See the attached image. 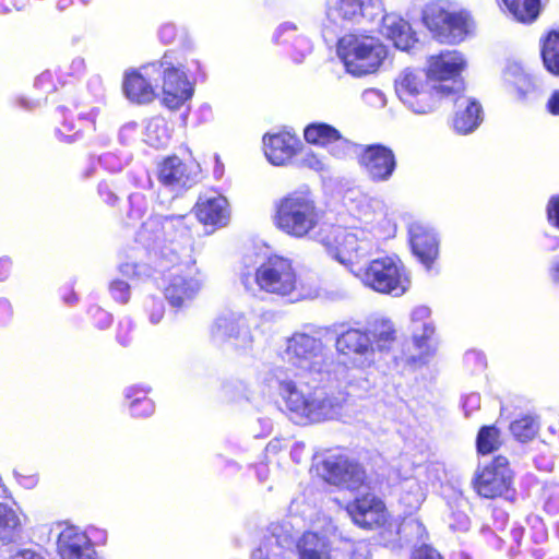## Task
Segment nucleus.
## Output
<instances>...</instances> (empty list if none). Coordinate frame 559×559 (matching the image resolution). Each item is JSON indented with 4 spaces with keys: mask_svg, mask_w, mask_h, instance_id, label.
<instances>
[{
    "mask_svg": "<svg viewBox=\"0 0 559 559\" xmlns=\"http://www.w3.org/2000/svg\"><path fill=\"white\" fill-rule=\"evenodd\" d=\"M11 262L9 260H0V281H4L8 277Z\"/></svg>",
    "mask_w": 559,
    "mask_h": 559,
    "instance_id": "61",
    "label": "nucleus"
},
{
    "mask_svg": "<svg viewBox=\"0 0 559 559\" xmlns=\"http://www.w3.org/2000/svg\"><path fill=\"white\" fill-rule=\"evenodd\" d=\"M300 559H328L332 546L325 536L317 533H305L296 544Z\"/></svg>",
    "mask_w": 559,
    "mask_h": 559,
    "instance_id": "31",
    "label": "nucleus"
},
{
    "mask_svg": "<svg viewBox=\"0 0 559 559\" xmlns=\"http://www.w3.org/2000/svg\"><path fill=\"white\" fill-rule=\"evenodd\" d=\"M252 313L230 312L221 316L211 328V338L216 345L230 342L236 347H247L252 343Z\"/></svg>",
    "mask_w": 559,
    "mask_h": 559,
    "instance_id": "12",
    "label": "nucleus"
},
{
    "mask_svg": "<svg viewBox=\"0 0 559 559\" xmlns=\"http://www.w3.org/2000/svg\"><path fill=\"white\" fill-rule=\"evenodd\" d=\"M542 58L545 68L559 75V31H551L543 43Z\"/></svg>",
    "mask_w": 559,
    "mask_h": 559,
    "instance_id": "39",
    "label": "nucleus"
},
{
    "mask_svg": "<svg viewBox=\"0 0 559 559\" xmlns=\"http://www.w3.org/2000/svg\"><path fill=\"white\" fill-rule=\"evenodd\" d=\"M538 421H511L510 430L521 442L532 440L538 431Z\"/></svg>",
    "mask_w": 559,
    "mask_h": 559,
    "instance_id": "43",
    "label": "nucleus"
},
{
    "mask_svg": "<svg viewBox=\"0 0 559 559\" xmlns=\"http://www.w3.org/2000/svg\"><path fill=\"white\" fill-rule=\"evenodd\" d=\"M298 144L299 140L289 132L265 134L263 138L264 154L275 166H283L289 162L296 154Z\"/></svg>",
    "mask_w": 559,
    "mask_h": 559,
    "instance_id": "26",
    "label": "nucleus"
},
{
    "mask_svg": "<svg viewBox=\"0 0 559 559\" xmlns=\"http://www.w3.org/2000/svg\"><path fill=\"white\" fill-rule=\"evenodd\" d=\"M392 322L382 320L374 322L369 330L348 329L337 335L335 348L341 356L349 359L355 366L364 368L374 361L376 350L388 349L395 338Z\"/></svg>",
    "mask_w": 559,
    "mask_h": 559,
    "instance_id": "2",
    "label": "nucleus"
},
{
    "mask_svg": "<svg viewBox=\"0 0 559 559\" xmlns=\"http://www.w3.org/2000/svg\"><path fill=\"white\" fill-rule=\"evenodd\" d=\"M170 139V128L163 117H153L146 122L144 141L153 147L166 146Z\"/></svg>",
    "mask_w": 559,
    "mask_h": 559,
    "instance_id": "35",
    "label": "nucleus"
},
{
    "mask_svg": "<svg viewBox=\"0 0 559 559\" xmlns=\"http://www.w3.org/2000/svg\"><path fill=\"white\" fill-rule=\"evenodd\" d=\"M58 133L63 141L71 143L79 138L80 131L75 132L74 134H66L63 130H59Z\"/></svg>",
    "mask_w": 559,
    "mask_h": 559,
    "instance_id": "64",
    "label": "nucleus"
},
{
    "mask_svg": "<svg viewBox=\"0 0 559 559\" xmlns=\"http://www.w3.org/2000/svg\"><path fill=\"white\" fill-rule=\"evenodd\" d=\"M145 73L151 76L157 75L158 81L163 79V102L169 109L179 108L193 95V86L186 73L174 66L168 53H165L162 60L146 64Z\"/></svg>",
    "mask_w": 559,
    "mask_h": 559,
    "instance_id": "10",
    "label": "nucleus"
},
{
    "mask_svg": "<svg viewBox=\"0 0 559 559\" xmlns=\"http://www.w3.org/2000/svg\"><path fill=\"white\" fill-rule=\"evenodd\" d=\"M461 507L459 503L457 509L452 510L449 525L453 531L466 532L469 530L471 521L465 511L460 509Z\"/></svg>",
    "mask_w": 559,
    "mask_h": 559,
    "instance_id": "44",
    "label": "nucleus"
},
{
    "mask_svg": "<svg viewBox=\"0 0 559 559\" xmlns=\"http://www.w3.org/2000/svg\"><path fill=\"white\" fill-rule=\"evenodd\" d=\"M479 406L480 395L478 393H471L463 401V409L465 412V416H471L472 411L479 408Z\"/></svg>",
    "mask_w": 559,
    "mask_h": 559,
    "instance_id": "53",
    "label": "nucleus"
},
{
    "mask_svg": "<svg viewBox=\"0 0 559 559\" xmlns=\"http://www.w3.org/2000/svg\"><path fill=\"white\" fill-rule=\"evenodd\" d=\"M337 132L338 130L328 123L314 122L305 128L304 136L310 144L326 147L332 140L337 139Z\"/></svg>",
    "mask_w": 559,
    "mask_h": 559,
    "instance_id": "38",
    "label": "nucleus"
},
{
    "mask_svg": "<svg viewBox=\"0 0 559 559\" xmlns=\"http://www.w3.org/2000/svg\"><path fill=\"white\" fill-rule=\"evenodd\" d=\"M320 210L308 191H294L275 204L273 223L281 231L304 238L319 225Z\"/></svg>",
    "mask_w": 559,
    "mask_h": 559,
    "instance_id": "3",
    "label": "nucleus"
},
{
    "mask_svg": "<svg viewBox=\"0 0 559 559\" xmlns=\"http://www.w3.org/2000/svg\"><path fill=\"white\" fill-rule=\"evenodd\" d=\"M11 559H46L40 552L32 549H22L12 556Z\"/></svg>",
    "mask_w": 559,
    "mask_h": 559,
    "instance_id": "58",
    "label": "nucleus"
},
{
    "mask_svg": "<svg viewBox=\"0 0 559 559\" xmlns=\"http://www.w3.org/2000/svg\"><path fill=\"white\" fill-rule=\"evenodd\" d=\"M282 358L299 371L297 380L289 378L283 368L272 371L278 394L290 412L305 417H325L342 408L344 396L329 395L318 389L330 367L328 349L320 337L294 332L285 341Z\"/></svg>",
    "mask_w": 559,
    "mask_h": 559,
    "instance_id": "1",
    "label": "nucleus"
},
{
    "mask_svg": "<svg viewBox=\"0 0 559 559\" xmlns=\"http://www.w3.org/2000/svg\"><path fill=\"white\" fill-rule=\"evenodd\" d=\"M512 484V472L507 457L496 456L489 464L479 467L473 478V487L484 498L502 496Z\"/></svg>",
    "mask_w": 559,
    "mask_h": 559,
    "instance_id": "13",
    "label": "nucleus"
},
{
    "mask_svg": "<svg viewBox=\"0 0 559 559\" xmlns=\"http://www.w3.org/2000/svg\"><path fill=\"white\" fill-rule=\"evenodd\" d=\"M512 16L521 23H532L539 15L540 0H501Z\"/></svg>",
    "mask_w": 559,
    "mask_h": 559,
    "instance_id": "34",
    "label": "nucleus"
},
{
    "mask_svg": "<svg viewBox=\"0 0 559 559\" xmlns=\"http://www.w3.org/2000/svg\"><path fill=\"white\" fill-rule=\"evenodd\" d=\"M176 37V27L173 24H165L159 29V38L164 43H173Z\"/></svg>",
    "mask_w": 559,
    "mask_h": 559,
    "instance_id": "56",
    "label": "nucleus"
},
{
    "mask_svg": "<svg viewBox=\"0 0 559 559\" xmlns=\"http://www.w3.org/2000/svg\"><path fill=\"white\" fill-rule=\"evenodd\" d=\"M476 445L480 454H489L498 450L501 445L499 429L493 425L481 427L477 435Z\"/></svg>",
    "mask_w": 559,
    "mask_h": 559,
    "instance_id": "40",
    "label": "nucleus"
},
{
    "mask_svg": "<svg viewBox=\"0 0 559 559\" xmlns=\"http://www.w3.org/2000/svg\"><path fill=\"white\" fill-rule=\"evenodd\" d=\"M368 9L384 10V0H326V16L335 25L358 23Z\"/></svg>",
    "mask_w": 559,
    "mask_h": 559,
    "instance_id": "18",
    "label": "nucleus"
},
{
    "mask_svg": "<svg viewBox=\"0 0 559 559\" xmlns=\"http://www.w3.org/2000/svg\"><path fill=\"white\" fill-rule=\"evenodd\" d=\"M504 79L515 87L518 97L521 100H526L538 90L536 79L526 73L519 64L509 66L504 72Z\"/></svg>",
    "mask_w": 559,
    "mask_h": 559,
    "instance_id": "33",
    "label": "nucleus"
},
{
    "mask_svg": "<svg viewBox=\"0 0 559 559\" xmlns=\"http://www.w3.org/2000/svg\"><path fill=\"white\" fill-rule=\"evenodd\" d=\"M404 492L401 495V502L409 509H418L425 500V493L415 479H409L404 485Z\"/></svg>",
    "mask_w": 559,
    "mask_h": 559,
    "instance_id": "41",
    "label": "nucleus"
},
{
    "mask_svg": "<svg viewBox=\"0 0 559 559\" xmlns=\"http://www.w3.org/2000/svg\"><path fill=\"white\" fill-rule=\"evenodd\" d=\"M409 559H443V557L433 547L421 544L413 550Z\"/></svg>",
    "mask_w": 559,
    "mask_h": 559,
    "instance_id": "50",
    "label": "nucleus"
},
{
    "mask_svg": "<svg viewBox=\"0 0 559 559\" xmlns=\"http://www.w3.org/2000/svg\"><path fill=\"white\" fill-rule=\"evenodd\" d=\"M381 31L401 50L411 49L416 41L409 23L395 13L383 15Z\"/></svg>",
    "mask_w": 559,
    "mask_h": 559,
    "instance_id": "29",
    "label": "nucleus"
},
{
    "mask_svg": "<svg viewBox=\"0 0 559 559\" xmlns=\"http://www.w3.org/2000/svg\"><path fill=\"white\" fill-rule=\"evenodd\" d=\"M322 469L331 484L343 486L349 490L365 487L366 472L358 463L344 455H328L322 462Z\"/></svg>",
    "mask_w": 559,
    "mask_h": 559,
    "instance_id": "15",
    "label": "nucleus"
},
{
    "mask_svg": "<svg viewBox=\"0 0 559 559\" xmlns=\"http://www.w3.org/2000/svg\"><path fill=\"white\" fill-rule=\"evenodd\" d=\"M273 41L276 45H292L300 56L311 51L309 39L292 22H284L277 26L273 34Z\"/></svg>",
    "mask_w": 559,
    "mask_h": 559,
    "instance_id": "32",
    "label": "nucleus"
},
{
    "mask_svg": "<svg viewBox=\"0 0 559 559\" xmlns=\"http://www.w3.org/2000/svg\"><path fill=\"white\" fill-rule=\"evenodd\" d=\"M57 548L61 559H96L90 536L74 525H67L59 533Z\"/></svg>",
    "mask_w": 559,
    "mask_h": 559,
    "instance_id": "21",
    "label": "nucleus"
},
{
    "mask_svg": "<svg viewBox=\"0 0 559 559\" xmlns=\"http://www.w3.org/2000/svg\"><path fill=\"white\" fill-rule=\"evenodd\" d=\"M131 415L134 417L145 416L148 417L153 414L154 405L148 399L136 397L130 405Z\"/></svg>",
    "mask_w": 559,
    "mask_h": 559,
    "instance_id": "46",
    "label": "nucleus"
},
{
    "mask_svg": "<svg viewBox=\"0 0 559 559\" xmlns=\"http://www.w3.org/2000/svg\"><path fill=\"white\" fill-rule=\"evenodd\" d=\"M430 316L431 311L426 306H417L411 312L413 342L404 353V359L414 367L426 365L436 350L432 344L435 324Z\"/></svg>",
    "mask_w": 559,
    "mask_h": 559,
    "instance_id": "11",
    "label": "nucleus"
},
{
    "mask_svg": "<svg viewBox=\"0 0 559 559\" xmlns=\"http://www.w3.org/2000/svg\"><path fill=\"white\" fill-rule=\"evenodd\" d=\"M120 272L128 277H142L148 276L150 270L145 264H136L131 262H126L120 265Z\"/></svg>",
    "mask_w": 559,
    "mask_h": 559,
    "instance_id": "49",
    "label": "nucleus"
},
{
    "mask_svg": "<svg viewBox=\"0 0 559 559\" xmlns=\"http://www.w3.org/2000/svg\"><path fill=\"white\" fill-rule=\"evenodd\" d=\"M454 130L460 134H468L475 131L483 120L480 104L466 95H457L454 99Z\"/></svg>",
    "mask_w": 559,
    "mask_h": 559,
    "instance_id": "27",
    "label": "nucleus"
},
{
    "mask_svg": "<svg viewBox=\"0 0 559 559\" xmlns=\"http://www.w3.org/2000/svg\"><path fill=\"white\" fill-rule=\"evenodd\" d=\"M295 544V537L289 533L285 524H274L270 528V535L252 552L251 559H285V552Z\"/></svg>",
    "mask_w": 559,
    "mask_h": 559,
    "instance_id": "22",
    "label": "nucleus"
},
{
    "mask_svg": "<svg viewBox=\"0 0 559 559\" xmlns=\"http://www.w3.org/2000/svg\"><path fill=\"white\" fill-rule=\"evenodd\" d=\"M466 66L463 55L459 51H443L440 55L431 56L428 60L429 80L437 86L441 84L455 86V88L445 90L441 97L457 94L463 88V83L459 80L460 73Z\"/></svg>",
    "mask_w": 559,
    "mask_h": 559,
    "instance_id": "14",
    "label": "nucleus"
},
{
    "mask_svg": "<svg viewBox=\"0 0 559 559\" xmlns=\"http://www.w3.org/2000/svg\"><path fill=\"white\" fill-rule=\"evenodd\" d=\"M111 296L119 302L126 304L130 298V286L124 281H112L109 286Z\"/></svg>",
    "mask_w": 559,
    "mask_h": 559,
    "instance_id": "47",
    "label": "nucleus"
},
{
    "mask_svg": "<svg viewBox=\"0 0 559 559\" xmlns=\"http://www.w3.org/2000/svg\"><path fill=\"white\" fill-rule=\"evenodd\" d=\"M195 167L189 166L177 156L166 158L159 166L158 179L171 190L191 187L195 181Z\"/></svg>",
    "mask_w": 559,
    "mask_h": 559,
    "instance_id": "23",
    "label": "nucleus"
},
{
    "mask_svg": "<svg viewBox=\"0 0 559 559\" xmlns=\"http://www.w3.org/2000/svg\"><path fill=\"white\" fill-rule=\"evenodd\" d=\"M305 452V444L302 442H295L290 449V457L292 460L299 464L302 461Z\"/></svg>",
    "mask_w": 559,
    "mask_h": 559,
    "instance_id": "60",
    "label": "nucleus"
},
{
    "mask_svg": "<svg viewBox=\"0 0 559 559\" xmlns=\"http://www.w3.org/2000/svg\"><path fill=\"white\" fill-rule=\"evenodd\" d=\"M355 274L366 286L373 290L396 297L402 296L409 286L402 263L393 257L374 259Z\"/></svg>",
    "mask_w": 559,
    "mask_h": 559,
    "instance_id": "7",
    "label": "nucleus"
},
{
    "mask_svg": "<svg viewBox=\"0 0 559 559\" xmlns=\"http://www.w3.org/2000/svg\"><path fill=\"white\" fill-rule=\"evenodd\" d=\"M302 163L305 166L316 171H324L328 169V164L325 159L323 157L318 156L311 151L305 154Z\"/></svg>",
    "mask_w": 559,
    "mask_h": 559,
    "instance_id": "51",
    "label": "nucleus"
},
{
    "mask_svg": "<svg viewBox=\"0 0 559 559\" xmlns=\"http://www.w3.org/2000/svg\"><path fill=\"white\" fill-rule=\"evenodd\" d=\"M145 70L146 66L142 67L140 71L126 73L123 90L127 97L134 103L147 104L157 95L158 78L157 75H147Z\"/></svg>",
    "mask_w": 559,
    "mask_h": 559,
    "instance_id": "25",
    "label": "nucleus"
},
{
    "mask_svg": "<svg viewBox=\"0 0 559 559\" xmlns=\"http://www.w3.org/2000/svg\"><path fill=\"white\" fill-rule=\"evenodd\" d=\"M546 107L551 115L559 116V90L550 95Z\"/></svg>",
    "mask_w": 559,
    "mask_h": 559,
    "instance_id": "59",
    "label": "nucleus"
},
{
    "mask_svg": "<svg viewBox=\"0 0 559 559\" xmlns=\"http://www.w3.org/2000/svg\"><path fill=\"white\" fill-rule=\"evenodd\" d=\"M254 280L259 288L267 294L288 297L298 295L299 281L293 261L273 254L255 270Z\"/></svg>",
    "mask_w": 559,
    "mask_h": 559,
    "instance_id": "8",
    "label": "nucleus"
},
{
    "mask_svg": "<svg viewBox=\"0 0 559 559\" xmlns=\"http://www.w3.org/2000/svg\"><path fill=\"white\" fill-rule=\"evenodd\" d=\"M394 88L399 99L414 114L426 115L433 111L441 99V93L451 86H437L429 80L425 70L405 68L394 80ZM455 88V86H452Z\"/></svg>",
    "mask_w": 559,
    "mask_h": 559,
    "instance_id": "4",
    "label": "nucleus"
},
{
    "mask_svg": "<svg viewBox=\"0 0 559 559\" xmlns=\"http://www.w3.org/2000/svg\"><path fill=\"white\" fill-rule=\"evenodd\" d=\"M202 286V281L192 269H176L168 277L165 286V298L174 308L186 307L198 295Z\"/></svg>",
    "mask_w": 559,
    "mask_h": 559,
    "instance_id": "16",
    "label": "nucleus"
},
{
    "mask_svg": "<svg viewBox=\"0 0 559 559\" xmlns=\"http://www.w3.org/2000/svg\"><path fill=\"white\" fill-rule=\"evenodd\" d=\"M183 217H185L183 215L164 217L162 221V227H163L164 231L166 233L173 227H178L183 231V229H185V227L182 225Z\"/></svg>",
    "mask_w": 559,
    "mask_h": 559,
    "instance_id": "55",
    "label": "nucleus"
},
{
    "mask_svg": "<svg viewBox=\"0 0 559 559\" xmlns=\"http://www.w3.org/2000/svg\"><path fill=\"white\" fill-rule=\"evenodd\" d=\"M464 362L466 366L473 365L475 371H480L486 366V358L477 350H469L464 356Z\"/></svg>",
    "mask_w": 559,
    "mask_h": 559,
    "instance_id": "52",
    "label": "nucleus"
},
{
    "mask_svg": "<svg viewBox=\"0 0 559 559\" xmlns=\"http://www.w3.org/2000/svg\"><path fill=\"white\" fill-rule=\"evenodd\" d=\"M361 99L366 105L374 108H382L386 103L384 94L377 88L365 90Z\"/></svg>",
    "mask_w": 559,
    "mask_h": 559,
    "instance_id": "45",
    "label": "nucleus"
},
{
    "mask_svg": "<svg viewBox=\"0 0 559 559\" xmlns=\"http://www.w3.org/2000/svg\"><path fill=\"white\" fill-rule=\"evenodd\" d=\"M359 163L368 177L376 182L388 181L396 168L393 151L380 144L364 147L359 156Z\"/></svg>",
    "mask_w": 559,
    "mask_h": 559,
    "instance_id": "17",
    "label": "nucleus"
},
{
    "mask_svg": "<svg viewBox=\"0 0 559 559\" xmlns=\"http://www.w3.org/2000/svg\"><path fill=\"white\" fill-rule=\"evenodd\" d=\"M325 148L332 156L340 159L347 158L357 152V145L342 136L340 131L337 139L332 140Z\"/></svg>",
    "mask_w": 559,
    "mask_h": 559,
    "instance_id": "42",
    "label": "nucleus"
},
{
    "mask_svg": "<svg viewBox=\"0 0 559 559\" xmlns=\"http://www.w3.org/2000/svg\"><path fill=\"white\" fill-rule=\"evenodd\" d=\"M328 559H370L369 546L365 542L341 540Z\"/></svg>",
    "mask_w": 559,
    "mask_h": 559,
    "instance_id": "36",
    "label": "nucleus"
},
{
    "mask_svg": "<svg viewBox=\"0 0 559 559\" xmlns=\"http://www.w3.org/2000/svg\"><path fill=\"white\" fill-rule=\"evenodd\" d=\"M427 531L416 518H405L402 522H390L382 532L385 546L392 549L413 545L414 549L420 543L425 544Z\"/></svg>",
    "mask_w": 559,
    "mask_h": 559,
    "instance_id": "19",
    "label": "nucleus"
},
{
    "mask_svg": "<svg viewBox=\"0 0 559 559\" xmlns=\"http://www.w3.org/2000/svg\"><path fill=\"white\" fill-rule=\"evenodd\" d=\"M346 511L353 522L364 528L381 525L386 516L382 500L369 492L356 497L347 504Z\"/></svg>",
    "mask_w": 559,
    "mask_h": 559,
    "instance_id": "20",
    "label": "nucleus"
},
{
    "mask_svg": "<svg viewBox=\"0 0 559 559\" xmlns=\"http://www.w3.org/2000/svg\"><path fill=\"white\" fill-rule=\"evenodd\" d=\"M329 254L353 273L354 265L369 255L377 247L372 233L365 227L332 226L329 234L322 237Z\"/></svg>",
    "mask_w": 559,
    "mask_h": 559,
    "instance_id": "5",
    "label": "nucleus"
},
{
    "mask_svg": "<svg viewBox=\"0 0 559 559\" xmlns=\"http://www.w3.org/2000/svg\"><path fill=\"white\" fill-rule=\"evenodd\" d=\"M195 214L204 225L224 227L230 217L228 201L217 193L204 194L195 205Z\"/></svg>",
    "mask_w": 559,
    "mask_h": 559,
    "instance_id": "24",
    "label": "nucleus"
},
{
    "mask_svg": "<svg viewBox=\"0 0 559 559\" xmlns=\"http://www.w3.org/2000/svg\"><path fill=\"white\" fill-rule=\"evenodd\" d=\"M551 276H552V281L554 283L559 286V257L558 259L555 261L552 267H551Z\"/></svg>",
    "mask_w": 559,
    "mask_h": 559,
    "instance_id": "63",
    "label": "nucleus"
},
{
    "mask_svg": "<svg viewBox=\"0 0 559 559\" xmlns=\"http://www.w3.org/2000/svg\"><path fill=\"white\" fill-rule=\"evenodd\" d=\"M378 209H380V202L365 194H358L356 198L350 199L348 204L350 214L365 224H369L374 219Z\"/></svg>",
    "mask_w": 559,
    "mask_h": 559,
    "instance_id": "37",
    "label": "nucleus"
},
{
    "mask_svg": "<svg viewBox=\"0 0 559 559\" xmlns=\"http://www.w3.org/2000/svg\"><path fill=\"white\" fill-rule=\"evenodd\" d=\"M413 252L426 265L430 266L438 255V239L433 230L420 223L409 227Z\"/></svg>",
    "mask_w": 559,
    "mask_h": 559,
    "instance_id": "28",
    "label": "nucleus"
},
{
    "mask_svg": "<svg viewBox=\"0 0 559 559\" xmlns=\"http://www.w3.org/2000/svg\"><path fill=\"white\" fill-rule=\"evenodd\" d=\"M523 534H524V528L522 526L513 527L511 531L513 540L518 544H520V542L523 537Z\"/></svg>",
    "mask_w": 559,
    "mask_h": 559,
    "instance_id": "62",
    "label": "nucleus"
},
{
    "mask_svg": "<svg viewBox=\"0 0 559 559\" xmlns=\"http://www.w3.org/2000/svg\"><path fill=\"white\" fill-rule=\"evenodd\" d=\"M24 528L23 515L11 506L0 502V543L14 544L21 539Z\"/></svg>",
    "mask_w": 559,
    "mask_h": 559,
    "instance_id": "30",
    "label": "nucleus"
},
{
    "mask_svg": "<svg viewBox=\"0 0 559 559\" xmlns=\"http://www.w3.org/2000/svg\"><path fill=\"white\" fill-rule=\"evenodd\" d=\"M14 476L16 480L25 488H34L37 484V477L35 475H22L17 471H14Z\"/></svg>",
    "mask_w": 559,
    "mask_h": 559,
    "instance_id": "57",
    "label": "nucleus"
},
{
    "mask_svg": "<svg viewBox=\"0 0 559 559\" xmlns=\"http://www.w3.org/2000/svg\"><path fill=\"white\" fill-rule=\"evenodd\" d=\"M424 22L433 37L444 44L461 43L472 27V21L466 14L450 11L437 2L426 5Z\"/></svg>",
    "mask_w": 559,
    "mask_h": 559,
    "instance_id": "9",
    "label": "nucleus"
},
{
    "mask_svg": "<svg viewBox=\"0 0 559 559\" xmlns=\"http://www.w3.org/2000/svg\"><path fill=\"white\" fill-rule=\"evenodd\" d=\"M547 213L549 221L559 227V195L550 199Z\"/></svg>",
    "mask_w": 559,
    "mask_h": 559,
    "instance_id": "54",
    "label": "nucleus"
},
{
    "mask_svg": "<svg viewBox=\"0 0 559 559\" xmlns=\"http://www.w3.org/2000/svg\"><path fill=\"white\" fill-rule=\"evenodd\" d=\"M337 55L348 73L362 76L378 70L386 57V48L372 36L347 34L338 40Z\"/></svg>",
    "mask_w": 559,
    "mask_h": 559,
    "instance_id": "6",
    "label": "nucleus"
},
{
    "mask_svg": "<svg viewBox=\"0 0 559 559\" xmlns=\"http://www.w3.org/2000/svg\"><path fill=\"white\" fill-rule=\"evenodd\" d=\"M146 311L148 312L150 322L152 324H157L164 317L165 307L160 299L150 298L146 301Z\"/></svg>",
    "mask_w": 559,
    "mask_h": 559,
    "instance_id": "48",
    "label": "nucleus"
}]
</instances>
